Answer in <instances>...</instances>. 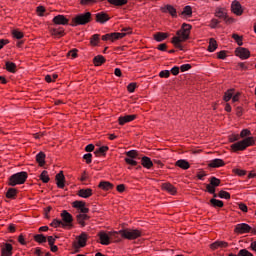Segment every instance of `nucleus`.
<instances>
[{"label":"nucleus","mask_w":256,"mask_h":256,"mask_svg":"<svg viewBox=\"0 0 256 256\" xmlns=\"http://www.w3.org/2000/svg\"><path fill=\"white\" fill-rule=\"evenodd\" d=\"M141 164L145 169H151L153 167V161L147 156L142 157Z\"/></svg>","instance_id":"24"},{"label":"nucleus","mask_w":256,"mask_h":256,"mask_svg":"<svg viewBox=\"0 0 256 256\" xmlns=\"http://www.w3.org/2000/svg\"><path fill=\"white\" fill-rule=\"evenodd\" d=\"M183 42H184V41H183V40H179V38H175V37L172 38V43H173V45H174L177 49L183 50V46L181 45V43H183Z\"/></svg>","instance_id":"40"},{"label":"nucleus","mask_w":256,"mask_h":256,"mask_svg":"<svg viewBox=\"0 0 256 256\" xmlns=\"http://www.w3.org/2000/svg\"><path fill=\"white\" fill-rule=\"evenodd\" d=\"M127 33L122 32H114L112 33V41H117V39H123V37H126Z\"/></svg>","instance_id":"35"},{"label":"nucleus","mask_w":256,"mask_h":256,"mask_svg":"<svg viewBox=\"0 0 256 256\" xmlns=\"http://www.w3.org/2000/svg\"><path fill=\"white\" fill-rule=\"evenodd\" d=\"M36 161L40 167H43V165H45V153L43 152L38 153L36 155Z\"/></svg>","instance_id":"29"},{"label":"nucleus","mask_w":256,"mask_h":256,"mask_svg":"<svg viewBox=\"0 0 256 256\" xmlns=\"http://www.w3.org/2000/svg\"><path fill=\"white\" fill-rule=\"evenodd\" d=\"M219 25V20L217 19H212L211 22H210V27L211 29H215V27H217Z\"/></svg>","instance_id":"60"},{"label":"nucleus","mask_w":256,"mask_h":256,"mask_svg":"<svg viewBox=\"0 0 256 256\" xmlns=\"http://www.w3.org/2000/svg\"><path fill=\"white\" fill-rule=\"evenodd\" d=\"M91 22V12H86L76 15L72 18V27H78V25H87Z\"/></svg>","instance_id":"3"},{"label":"nucleus","mask_w":256,"mask_h":256,"mask_svg":"<svg viewBox=\"0 0 256 256\" xmlns=\"http://www.w3.org/2000/svg\"><path fill=\"white\" fill-rule=\"evenodd\" d=\"M76 218H77V222L79 223V225H81V227H85V221L89 219V217L85 213L78 214Z\"/></svg>","instance_id":"26"},{"label":"nucleus","mask_w":256,"mask_h":256,"mask_svg":"<svg viewBox=\"0 0 256 256\" xmlns=\"http://www.w3.org/2000/svg\"><path fill=\"white\" fill-rule=\"evenodd\" d=\"M53 23H55V25H68L69 19H67L64 15H57L53 18Z\"/></svg>","instance_id":"15"},{"label":"nucleus","mask_w":256,"mask_h":256,"mask_svg":"<svg viewBox=\"0 0 256 256\" xmlns=\"http://www.w3.org/2000/svg\"><path fill=\"white\" fill-rule=\"evenodd\" d=\"M235 55L244 61L245 59H249L251 57V51L244 47H238L235 50Z\"/></svg>","instance_id":"8"},{"label":"nucleus","mask_w":256,"mask_h":256,"mask_svg":"<svg viewBox=\"0 0 256 256\" xmlns=\"http://www.w3.org/2000/svg\"><path fill=\"white\" fill-rule=\"evenodd\" d=\"M126 155L130 159H135V158H137V150H130V151L126 152Z\"/></svg>","instance_id":"52"},{"label":"nucleus","mask_w":256,"mask_h":256,"mask_svg":"<svg viewBox=\"0 0 256 256\" xmlns=\"http://www.w3.org/2000/svg\"><path fill=\"white\" fill-rule=\"evenodd\" d=\"M249 135H251V130H249V129H243L240 132L241 139H245V137H249Z\"/></svg>","instance_id":"51"},{"label":"nucleus","mask_w":256,"mask_h":256,"mask_svg":"<svg viewBox=\"0 0 256 256\" xmlns=\"http://www.w3.org/2000/svg\"><path fill=\"white\" fill-rule=\"evenodd\" d=\"M129 0H108L110 5H115L116 7H123V5H127Z\"/></svg>","instance_id":"28"},{"label":"nucleus","mask_w":256,"mask_h":256,"mask_svg":"<svg viewBox=\"0 0 256 256\" xmlns=\"http://www.w3.org/2000/svg\"><path fill=\"white\" fill-rule=\"evenodd\" d=\"M191 25L190 24H182L180 30L177 31L175 39H179L180 41H187L189 39V35H191Z\"/></svg>","instance_id":"5"},{"label":"nucleus","mask_w":256,"mask_h":256,"mask_svg":"<svg viewBox=\"0 0 256 256\" xmlns=\"http://www.w3.org/2000/svg\"><path fill=\"white\" fill-rule=\"evenodd\" d=\"M210 184L214 187H219V185H221V180H219V178L212 177L210 179Z\"/></svg>","instance_id":"49"},{"label":"nucleus","mask_w":256,"mask_h":256,"mask_svg":"<svg viewBox=\"0 0 256 256\" xmlns=\"http://www.w3.org/2000/svg\"><path fill=\"white\" fill-rule=\"evenodd\" d=\"M218 197H220V199H231V194H229V192L227 191H220L218 194Z\"/></svg>","instance_id":"47"},{"label":"nucleus","mask_w":256,"mask_h":256,"mask_svg":"<svg viewBox=\"0 0 256 256\" xmlns=\"http://www.w3.org/2000/svg\"><path fill=\"white\" fill-rule=\"evenodd\" d=\"M61 217H62V223L64 224V227H68L73 223V216L67 212V210H63L61 212Z\"/></svg>","instance_id":"10"},{"label":"nucleus","mask_w":256,"mask_h":256,"mask_svg":"<svg viewBox=\"0 0 256 256\" xmlns=\"http://www.w3.org/2000/svg\"><path fill=\"white\" fill-rule=\"evenodd\" d=\"M231 11L234 15H237V17H241V15H243V6H241L239 1L234 0L231 4Z\"/></svg>","instance_id":"9"},{"label":"nucleus","mask_w":256,"mask_h":256,"mask_svg":"<svg viewBox=\"0 0 256 256\" xmlns=\"http://www.w3.org/2000/svg\"><path fill=\"white\" fill-rule=\"evenodd\" d=\"M79 197H82L83 199H88V197H91L93 195V190L91 188L87 189H80L78 191Z\"/></svg>","instance_id":"22"},{"label":"nucleus","mask_w":256,"mask_h":256,"mask_svg":"<svg viewBox=\"0 0 256 256\" xmlns=\"http://www.w3.org/2000/svg\"><path fill=\"white\" fill-rule=\"evenodd\" d=\"M118 233L121 234V237L130 241H133L134 239H139V237H141V230L137 229L120 230L118 231Z\"/></svg>","instance_id":"4"},{"label":"nucleus","mask_w":256,"mask_h":256,"mask_svg":"<svg viewBox=\"0 0 256 256\" xmlns=\"http://www.w3.org/2000/svg\"><path fill=\"white\" fill-rule=\"evenodd\" d=\"M27 181V172H18L10 176L8 185L15 187L16 185H23Z\"/></svg>","instance_id":"2"},{"label":"nucleus","mask_w":256,"mask_h":256,"mask_svg":"<svg viewBox=\"0 0 256 256\" xmlns=\"http://www.w3.org/2000/svg\"><path fill=\"white\" fill-rule=\"evenodd\" d=\"M189 69H191L190 64H183L180 66V70L182 71V73H185V71H189Z\"/></svg>","instance_id":"59"},{"label":"nucleus","mask_w":256,"mask_h":256,"mask_svg":"<svg viewBox=\"0 0 256 256\" xmlns=\"http://www.w3.org/2000/svg\"><path fill=\"white\" fill-rule=\"evenodd\" d=\"M253 145H255V138L247 137L242 141L232 144L230 147L232 151L237 152V151H245L247 147H253Z\"/></svg>","instance_id":"1"},{"label":"nucleus","mask_w":256,"mask_h":256,"mask_svg":"<svg viewBox=\"0 0 256 256\" xmlns=\"http://www.w3.org/2000/svg\"><path fill=\"white\" fill-rule=\"evenodd\" d=\"M44 12H45V7H43V6L37 7V13H38L39 17H43Z\"/></svg>","instance_id":"62"},{"label":"nucleus","mask_w":256,"mask_h":256,"mask_svg":"<svg viewBox=\"0 0 256 256\" xmlns=\"http://www.w3.org/2000/svg\"><path fill=\"white\" fill-rule=\"evenodd\" d=\"M137 119L136 115H126V116H120L118 118L119 125H125V123H131V121H135Z\"/></svg>","instance_id":"12"},{"label":"nucleus","mask_w":256,"mask_h":256,"mask_svg":"<svg viewBox=\"0 0 256 256\" xmlns=\"http://www.w3.org/2000/svg\"><path fill=\"white\" fill-rule=\"evenodd\" d=\"M239 209H240V211H243V213H247V211H248L247 205L245 203H240Z\"/></svg>","instance_id":"64"},{"label":"nucleus","mask_w":256,"mask_h":256,"mask_svg":"<svg viewBox=\"0 0 256 256\" xmlns=\"http://www.w3.org/2000/svg\"><path fill=\"white\" fill-rule=\"evenodd\" d=\"M102 41H113V34L109 33V34H105L102 36Z\"/></svg>","instance_id":"57"},{"label":"nucleus","mask_w":256,"mask_h":256,"mask_svg":"<svg viewBox=\"0 0 256 256\" xmlns=\"http://www.w3.org/2000/svg\"><path fill=\"white\" fill-rule=\"evenodd\" d=\"M211 249H227L229 247V243L226 241H216L210 245Z\"/></svg>","instance_id":"18"},{"label":"nucleus","mask_w":256,"mask_h":256,"mask_svg":"<svg viewBox=\"0 0 256 256\" xmlns=\"http://www.w3.org/2000/svg\"><path fill=\"white\" fill-rule=\"evenodd\" d=\"M175 166L179 167L180 169H184V171L189 169V167H191V165L189 164V161L185 159L177 160L175 163Z\"/></svg>","instance_id":"23"},{"label":"nucleus","mask_w":256,"mask_h":256,"mask_svg":"<svg viewBox=\"0 0 256 256\" xmlns=\"http://www.w3.org/2000/svg\"><path fill=\"white\" fill-rule=\"evenodd\" d=\"M233 91H234L233 89H230V90L225 92V94H224V101H226V103L228 101H231V99H233Z\"/></svg>","instance_id":"41"},{"label":"nucleus","mask_w":256,"mask_h":256,"mask_svg":"<svg viewBox=\"0 0 256 256\" xmlns=\"http://www.w3.org/2000/svg\"><path fill=\"white\" fill-rule=\"evenodd\" d=\"M16 196H17V189L15 188H9L8 191L6 192L7 199H15Z\"/></svg>","instance_id":"33"},{"label":"nucleus","mask_w":256,"mask_h":256,"mask_svg":"<svg viewBox=\"0 0 256 256\" xmlns=\"http://www.w3.org/2000/svg\"><path fill=\"white\" fill-rule=\"evenodd\" d=\"M13 255V245L10 243H5L4 247L1 249V256H11Z\"/></svg>","instance_id":"14"},{"label":"nucleus","mask_w":256,"mask_h":256,"mask_svg":"<svg viewBox=\"0 0 256 256\" xmlns=\"http://www.w3.org/2000/svg\"><path fill=\"white\" fill-rule=\"evenodd\" d=\"M137 88V84L136 83H130L127 86V90L129 91V93H135V89Z\"/></svg>","instance_id":"55"},{"label":"nucleus","mask_w":256,"mask_h":256,"mask_svg":"<svg viewBox=\"0 0 256 256\" xmlns=\"http://www.w3.org/2000/svg\"><path fill=\"white\" fill-rule=\"evenodd\" d=\"M107 151H109V147L108 146H102V147H99L98 149L95 150V155H99V153H107Z\"/></svg>","instance_id":"46"},{"label":"nucleus","mask_w":256,"mask_h":256,"mask_svg":"<svg viewBox=\"0 0 256 256\" xmlns=\"http://www.w3.org/2000/svg\"><path fill=\"white\" fill-rule=\"evenodd\" d=\"M99 187L104 191H109L113 188V184L111 182L103 181L99 183Z\"/></svg>","instance_id":"30"},{"label":"nucleus","mask_w":256,"mask_h":256,"mask_svg":"<svg viewBox=\"0 0 256 256\" xmlns=\"http://www.w3.org/2000/svg\"><path fill=\"white\" fill-rule=\"evenodd\" d=\"M206 189L208 193L214 195V197H217V194L215 193V186H213V184H207Z\"/></svg>","instance_id":"48"},{"label":"nucleus","mask_w":256,"mask_h":256,"mask_svg":"<svg viewBox=\"0 0 256 256\" xmlns=\"http://www.w3.org/2000/svg\"><path fill=\"white\" fill-rule=\"evenodd\" d=\"M107 21H109V15H107V13L105 12H100L96 14V22L97 23H107Z\"/></svg>","instance_id":"19"},{"label":"nucleus","mask_w":256,"mask_h":256,"mask_svg":"<svg viewBox=\"0 0 256 256\" xmlns=\"http://www.w3.org/2000/svg\"><path fill=\"white\" fill-rule=\"evenodd\" d=\"M232 39H234L239 47L243 46V36H239V34H233Z\"/></svg>","instance_id":"38"},{"label":"nucleus","mask_w":256,"mask_h":256,"mask_svg":"<svg viewBox=\"0 0 256 256\" xmlns=\"http://www.w3.org/2000/svg\"><path fill=\"white\" fill-rule=\"evenodd\" d=\"M170 75H171V72L169 70H163L159 73V77L163 79L169 78Z\"/></svg>","instance_id":"53"},{"label":"nucleus","mask_w":256,"mask_h":256,"mask_svg":"<svg viewBox=\"0 0 256 256\" xmlns=\"http://www.w3.org/2000/svg\"><path fill=\"white\" fill-rule=\"evenodd\" d=\"M72 205L75 209H79L81 213H89V208L85 207L84 201H74Z\"/></svg>","instance_id":"16"},{"label":"nucleus","mask_w":256,"mask_h":256,"mask_svg":"<svg viewBox=\"0 0 256 256\" xmlns=\"http://www.w3.org/2000/svg\"><path fill=\"white\" fill-rule=\"evenodd\" d=\"M52 35L54 37H61V36H63V30L53 29L52 30Z\"/></svg>","instance_id":"56"},{"label":"nucleus","mask_w":256,"mask_h":256,"mask_svg":"<svg viewBox=\"0 0 256 256\" xmlns=\"http://www.w3.org/2000/svg\"><path fill=\"white\" fill-rule=\"evenodd\" d=\"M239 139H241L239 134H232L229 136L230 143H235V141H239Z\"/></svg>","instance_id":"54"},{"label":"nucleus","mask_w":256,"mask_h":256,"mask_svg":"<svg viewBox=\"0 0 256 256\" xmlns=\"http://www.w3.org/2000/svg\"><path fill=\"white\" fill-rule=\"evenodd\" d=\"M216 49H217V41L211 38L209 41L208 51L210 53H213V51H215Z\"/></svg>","instance_id":"34"},{"label":"nucleus","mask_w":256,"mask_h":256,"mask_svg":"<svg viewBox=\"0 0 256 256\" xmlns=\"http://www.w3.org/2000/svg\"><path fill=\"white\" fill-rule=\"evenodd\" d=\"M119 232H105L101 231L98 233L101 245H111V237Z\"/></svg>","instance_id":"6"},{"label":"nucleus","mask_w":256,"mask_h":256,"mask_svg":"<svg viewBox=\"0 0 256 256\" xmlns=\"http://www.w3.org/2000/svg\"><path fill=\"white\" fill-rule=\"evenodd\" d=\"M125 162L128 164V165H132V166H135L137 165V161H135L133 158H125Z\"/></svg>","instance_id":"58"},{"label":"nucleus","mask_w":256,"mask_h":256,"mask_svg":"<svg viewBox=\"0 0 256 256\" xmlns=\"http://www.w3.org/2000/svg\"><path fill=\"white\" fill-rule=\"evenodd\" d=\"M210 203H211V205H213V207H223V201L217 200L215 198H212L210 200Z\"/></svg>","instance_id":"45"},{"label":"nucleus","mask_w":256,"mask_h":256,"mask_svg":"<svg viewBox=\"0 0 256 256\" xmlns=\"http://www.w3.org/2000/svg\"><path fill=\"white\" fill-rule=\"evenodd\" d=\"M208 167H212V169H217L219 167H225V161L223 159H213L209 162Z\"/></svg>","instance_id":"13"},{"label":"nucleus","mask_w":256,"mask_h":256,"mask_svg":"<svg viewBox=\"0 0 256 256\" xmlns=\"http://www.w3.org/2000/svg\"><path fill=\"white\" fill-rule=\"evenodd\" d=\"M78 245H79V247H85V245H87V234L86 233H82L78 237Z\"/></svg>","instance_id":"27"},{"label":"nucleus","mask_w":256,"mask_h":256,"mask_svg":"<svg viewBox=\"0 0 256 256\" xmlns=\"http://www.w3.org/2000/svg\"><path fill=\"white\" fill-rule=\"evenodd\" d=\"M162 13H169L172 17H177V9L173 5H166L161 8Z\"/></svg>","instance_id":"17"},{"label":"nucleus","mask_w":256,"mask_h":256,"mask_svg":"<svg viewBox=\"0 0 256 256\" xmlns=\"http://www.w3.org/2000/svg\"><path fill=\"white\" fill-rule=\"evenodd\" d=\"M162 189L170 193V195H175L177 193V189L171 183L162 184Z\"/></svg>","instance_id":"21"},{"label":"nucleus","mask_w":256,"mask_h":256,"mask_svg":"<svg viewBox=\"0 0 256 256\" xmlns=\"http://www.w3.org/2000/svg\"><path fill=\"white\" fill-rule=\"evenodd\" d=\"M51 227H54L55 229H57V227H65V224L63 223V221L61 220H57V219H54L52 222H51Z\"/></svg>","instance_id":"42"},{"label":"nucleus","mask_w":256,"mask_h":256,"mask_svg":"<svg viewBox=\"0 0 256 256\" xmlns=\"http://www.w3.org/2000/svg\"><path fill=\"white\" fill-rule=\"evenodd\" d=\"M12 35H13L14 39H23V32H21L19 30H13Z\"/></svg>","instance_id":"50"},{"label":"nucleus","mask_w":256,"mask_h":256,"mask_svg":"<svg viewBox=\"0 0 256 256\" xmlns=\"http://www.w3.org/2000/svg\"><path fill=\"white\" fill-rule=\"evenodd\" d=\"M234 233L237 235H245L247 233H251V226L247 223L237 224L234 228Z\"/></svg>","instance_id":"7"},{"label":"nucleus","mask_w":256,"mask_h":256,"mask_svg":"<svg viewBox=\"0 0 256 256\" xmlns=\"http://www.w3.org/2000/svg\"><path fill=\"white\" fill-rule=\"evenodd\" d=\"M93 63L95 67H100L102 63H105V57H103L102 55L95 56L93 59Z\"/></svg>","instance_id":"31"},{"label":"nucleus","mask_w":256,"mask_h":256,"mask_svg":"<svg viewBox=\"0 0 256 256\" xmlns=\"http://www.w3.org/2000/svg\"><path fill=\"white\" fill-rule=\"evenodd\" d=\"M153 37L155 41H157V43H161V41H165V39L169 37V34L163 33V32H157L156 34H154Z\"/></svg>","instance_id":"25"},{"label":"nucleus","mask_w":256,"mask_h":256,"mask_svg":"<svg viewBox=\"0 0 256 256\" xmlns=\"http://www.w3.org/2000/svg\"><path fill=\"white\" fill-rule=\"evenodd\" d=\"M95 3H97V0H80V5H83L84 7H89Z\"/></svg>","instance_id":"44"},{"label":"nucleus","mask_w":256,"mask_h":256,"mask_svg":"<svg viewBox=\"0 0 256 256\" xmlns=\"http://www.w3.org/2000/svg\"><path fill=\"white\" fill-rule=\"evenodd\" d=\"M215 17L218 19H227V10L225 8L218 7L214 13Z\"/></svg>","instance_id":"20"},{"label":"nucleus","mask_w":256,"mask_h":256,"mask_svg":"<svg viewBox=\"0 0 256 256\" xmlns=\"http://www.w3.org/2000/svg\"><path fill=\"white\" fill-rule=\"evenodd\" d=\"M40 179L43 183H49V172H47L46 170L42 171V173L40 174Z\"/></svg>","instance_id":"36"},{"label":"nucleus","mask_w":256,"mask_h":256,"mask_svg":"<svg viewBox=\"0 0 256 256\" xmlns=\"http://www.w3.org/2000/svg\"><path fill=\"white\" fill-rule=\"evenodd\" d=\"M34 239L37 243H45L47 241V237H45V235L43 234H38L34 236Z\"/></svg>","instance_id":"43"},{"label":"nucleus","mask_w":256,"mask_h":256,"mask_svg":"<svg viewBox=\"0 0 256 256\" xmlns=\"http://www.w3.org/2000/svg\"><path fill=\"white\" fill-rule=\"evenodd\" d=\"M90 45L97 47L99 45V34H94L90 39Z\"/></svg>","instance_id":"37"},{"label":"nucleus","mask_w":256,"mask_h":256,"mask_svg":"<svg viewBox=\"0 0 256 256\" xmlns=\"http://www.w3.org/2000/svg\"><path fill=\"white\" fill-rule=\"evenodd\" d=\"M182 15L186 17H191L193 15V8L191 6H185L184 10L182 11Z\"/></svg>","instance_id":"39"},{"label":"nucleus","mask_w":256,"mask_h":256,"mask_svg":"<svg viewBox=\"0 0 256 256\" xmlns=\"http://www.w3.org/2000/svg\"><path fill=\"white\" fill-rule=\"evenodd\" d=\"M68 57H72L73 59H75V57H77V49L70 50L68 52Z\"/></svg>","instance_id":"63"},{"label":"nucleus","mask_w":256,"mask_h":256,"mask_svg":"<svg viewBox=\"0 0 256 256\" xmlns=\"http://www.w3.org/2000/svg\"><path fill=\"white\" fill-rule=\"evenodd\" d=\"M56 185L59 189H63L65 187V175L63 174V171H60L56 177Z\"/></svg>","instance_id":"11"},{"label":"nucleus","mask_w":256,"mask_h":256,"mask_svg":"<svg viewBox=\"0 0 256 256\" xmlns=\"http://www.w3.org/2000/svg\"><path fill=\"white\" fill-rule=\"evenodd\" d=\"M6 70L9 73H15V71H17V64L13 62H6Z\"/></svg>","instance_id":"32"},{"label":"nucleus","mask_w":256,"mask_h":256,"mask_svg":"<svg viewBox=\"0 0 256 256\" xmlns=\"http://www.w3.org/2000/svg\"><path fill=\"white\" fill-rule=\"evenodd\" d=\"M93 157V155L91 154V153H88V154H85L84 156H83V159H85V161H86V163L87 164H89V163H91V158Z\"/></svg>","instance_id":"61"}]
</instances>
